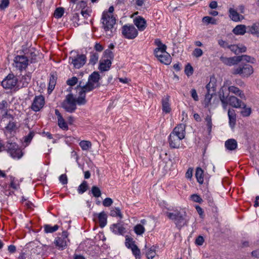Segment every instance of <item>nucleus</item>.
<instances>
[{
    "instance_id": "nucleus-23",
    "label": "nucleus",
    "mask_w": 259,
    "mask_h": 259,
    "mask_svg": "<svg viewBox=\"0 0 259 259\" xmlns=\"http://www.w3.org/2000/svg\"><path fill=\"white\" fill-rule=\"evenodd\" d=\"M100 75L98 72L95 71L92 73L89 77L88 82L96 88L99 86V80Z\"/></svg>"
},
{
    "instance_id": "nucleus-55",
    "label": "nucleus",
    "mask_w": 259,
    "mask_h": 259,
    "mask_svg": "<svg viewBox=\"0 0 259 259\" xmlns=\"http://www.w3.org/2000/svg\"><path fill=\"white\" fill-rule=\"evenodd\" d=\"M78 82V79L76 77H72L67 80V84L71 87L75 85Z\"/></svg>"
},
{
    "instance_id": "nucleus-39",
    "label": "nucleus",
    "mask_w": 259,
    "mask_h": 259,
    "mask_svg": "<svg viewBox=\"0 0 259 259\" xmlns=\"http://www.w3.org/2000/svg\"><path fill=\"white\" fill-rule=\"evenodd\" d=\"M195 176L197 180L199 183L202 184L203 183V171L200 168L198 167L196 169Z\"/></svg>"
},
{
    "instance_id": "nucleus-51",
    "label": "nucleus",
    "mask_w": 259,
    "mask_h": 259,
    "mask_svg": "<svg viewBox=\"0 0 259 259\" xmlns=\"http://www.w3.org/2000/svg\"><path fill=\"white\" fill-rule=\"evenodd\" d=\"M92 193L94 197H99L101 195L100 189L97 186H93L92 188Z\"/></svg>"
},
{
    "instance_id": "nucleus-6",
    "label": "nucleus",
    "mask_w": 259,
    "mask_h": 259,
    "mask_svg": "<svg viewBox=\"0 0 259 259\" xmlns=\"http://www.w3.org/2000/svg\"><path fill=\"white\" fill-rule=\"evenodd\" d=\"M77 100L78 97L75 98L73 97L72 94H69L66 96V99L63 103V107L67 112H72L76 109L77 104L79 105H82L79 104Z\"/></svg>"
},
{
    "instance_id": "nucleus-48",
    "label": "nucleus",
    "mask_w": 259,
    "mask_h": 259,
    "mask_svg": "<svg viewBox=\"0 0 259 259\" xmlns=\"http://www.w3.org/2000/svg\"><path fill=\"white\" fill-rule=\"evenodd\" d=\"M31 80V75L26 74L22 77L21 81L22 82L23 86L26 87Z\"/></svg>"
},
{
    "instance_id": "nucleus-47",
    "label": "nucleus",
    "mask_w": 259,
    "mask_h": 259,
    "mask_svg": "<svg viewBox=\"0 0 259 259\" xmlns=\"http://www.w3.org/2000/svg\"><path fill=\"white\" fill-rule=\"evenodd\" d=\"M202 22L206 24H216L217 20L212 17L209 16L204 17L202 19Z\"/></svg>"
},
{
    "instance_id": "nucleus-11",
    "label": "nucleus",
    "mask_w": 259,
    "mask_h": 259,
    "mask_svg": "<svg viewBox=\"0 0 259 259\" xmlns=\"http://www.w3.org/2000/svg\"><path fill=\"white\" fill-rule=\"evenodd\" d=\"M6 147L7 152L12 158L19 159L22 156V150L15 143H9Z\"/></svg>"
},
{
    "instance_id": "nucleus-9",
    "label": "nucleus",
    "mask_w": 259,
    "mask_h": 259,
    "mask_svg": "<svg viewBox=\"0 0 259 259\" xmlns=\"http://www.w3.org/2000/svg\"><path fill=\"white\" fill-rule=\"evenodd\" d=\"M121 30L122 35L128 39H134L138 35L137 29L133 25H124Z\"/></svg>"
},
{
    "instance_id": "nucleus-57",
    "label": "nucleus",
    "mask_w": 259,
    "mask_h": 259,
    "mask_svg": "<svg viewBox=\"0 0 259 259\" xmlns=\"http://www.w3.org/2000/svg\"><path fill=\"white\" fill-rule=\"evenodd\" d=\"M76 7L78 9H81V11L87 8L88 7H87V3L85 2L81 1L77 4Z\"/></svg>"
},
{
    "instance_id": "nucleus-40",
    "label": "nucleus",
    "mask_w": 259,
    "mask_h": 259,
    "mask_svg": "<svg viewBox=\"0 0 259 259\" xmlns=\"http://www.w3.org/2000/svg\"><path fill=\"white\" fill-rule=\"evenodd\" d=\"M238 57L239 62L241 61H243L253 64L255 62V59L254 58L248 55H242L240 56H238Z\"/></svg>"
},
{
    "instance_id": "nucleus-24",
    "label": "nucleus",
    "mask_w": 259,
    "mask_h": 259,
    "mask_svg": "<svg viewBox=\"0 0 259 259\" xmlns=\"http://www.w3.org/2000/svg\"><path fill=\"white\" fill-rule=\"evenodd\" d=\"M55 114L57 117L58 125L59 127L63 130L67 131L68 130L67 122L65 120L61 113L57 109L55 110Z\"/></svg>"
},
{
    "instance_id": "nucleus-7",
    "label": "nucleus",
    "mask_w": 259,
    "mask_h": 259,
    "mask_svg": "<svg viewBox=\"0 0 259 259\" xmlns=\"http://www.w3.org/2000/svg\"><path fill=\"white\" fill-rule=\"evenodd\" d=\"M95 89L93 86L87 82V84L82 87L78 86L77 90L78 92V97L77 102L79 104H85L87 102L85 99L86 93L91 92Z\"/></svg>"
},
{
    "instance_id": "nucleus-44",
    "label": "nucleus",
    "mask_w": 259,
    "mask_h": 259,
    "mask_svg": "<svg viewBox=\"0 0 259 259\" xmlns=\"http://www.w3.org/2000/svg\"><path fill=\"white\" fill-rule=\"evenodd\" d=\"M249 32L252 34L259 35V25L253 24L251 26H249Z\"/></svg>"
},
{
    "instance_id": "nucleus-20",
    "label": "nucleus",
    "mask_w": 259,
    "mask_h": 259,
    "mask_svg": "<svg viewBox=\"0 0 259 259\" xmlns=\"http://www.w3.org/2000/svg\"><path fill=\"white\" fill-rule=\"evenodd\" d=\"M111 231L116 235H123L126 232L124 225L121 222L113 224L110 226Z\"/></svg>"
},
{
    "instance_id": "nucleus-59",
    "label": "nucleus",
    "mask_w": 259,
    "mask_h": 259,
    "mask_svg": "<svg viewBox=\"0 0 259 259\" xmlns=\"http://www.w3.org/2000/svg\"><path fill=\"white\" fill-rule=\"evenodd\" d=\"M190 198L194 202L201 203L202 201V198L197 194H193L191 196Z\"/></svg>"
},
{
    "instance_id": "nucleus-54",
    "label": "nucleus",
    "mask_w": 259,
    "mask_h": 259,
    "mask_svg": "<svg viewBox=\"0 0 259 259\" xmlns=\"http://www.w3.org/2000/svg\"><path fill=\"white\" fill-rule=\"evenodd\" d=\"M9 4V0H0V9L4 10L8 7Z\"/></svg>"
},
{
    "instance_id": "nucleus-35",
    "label": "nucleus",
    "mask_w": 259,
    "mask_h": 259,
    "mask_svg": "<svg viewBox=\"0 0 259 259\" xmlns=\"http://www.w3.org/2000/svg\"><path fill=\"white\" fill-rule=\"evenodd\" d=\"M225 147L229 150H234L237 148V141L233 139H229L225 142Z\"/></svg>"
},
{
    "instance_id": "nucleus-17",
    "label": "nucleus",
    "mask_w": 259,
    "mask_h": 259,
    "mask_svg": "<svg viewBox=\"0 0 259 259\" xmlns=\"http://www.w3.org/2000/svg\"><path fill=\"white\" fill-rule=\"evenodd\" d=\"M154 44L156 48L154 51V54L155 57H159L161 55L164 54V51H166L167 47L163 44L160 39L156 38L154 40Z\"/></svg>"
},
{
    "instance_id": "nucleus-4",
    "label": "nucleus",
    "mask_w": 259,
    "mask_h": 259,
    "mask_svg": "<svg viewBox=\"0 0 259 259\" xmlns=\"http://www.w3.org/2000/svg\"><path fill=\"white\" fill-rule=\"evenodd\" d=\"M219 98L223 107L225 109L227 108L228 105L235 108H241L243 103L240 99L234 96L225 95L223 89L220 91Z\"/></svg>"
},
{
    "instance_id": "nucleus-12",
    "label": "nucleus",
    "mask_w": 259,
    "mask_h": 259,
    "mask_svg": "<svg viewBox=\"0 0 259 259\" xmlns=\"http://www.w3.org/2000/svg\"><path fill=\"white\" fill-rule=\"evenodd\" d=\"M18 82L17 78L13 74H8L2 81V85L6 89L14 88Z\"/></svg>"
},
{
    "instance_id": "nucleus-31",
    "label": "nucleus",
    "mask_w": 259,
    "mask_h": 259,
    "mask_svg": "<svg viewBox=\"0 0 259 259\" xmlns=\"http://www.w3.org/2000/svg\"><path fill=\"white\" fill-rule=\"evenodd\" d=\"M164 54L159 57H156L160 62L165 64L169 65L171 63V58L170 55L166 52L164 51Z\"/></svg>"
},
{
    "instance_id": "nucleus-64",
    "label": "nucleus",
    "mask_w": 259,
    "mask_h": 259,
    "mask_svg": "<svg viewBox=\"0 0 259 259\" xmlns=\"http://www.w3.org/2000/svg\"><path fill=\"white\" fill-rule=\"evenodd\" d=\"M203 242L204 238L202 236H198L195 240V243L198 245H202Z\"/></svg>"
},
{
    "instance_id": "nucleus-28",
    "label": "nucleus",
    "mask_w": 259,
    "mask_h": 259,
    "mask_svg": "<svg viewBox=\"0 0 259 259\" xmlns=\"http://www.w3.org/2000/svg\"><path fill=\"white\" fill-rule=\"evenodd\" d=\"M112 62L110 59H102L100 61L99 69L101 71H108L111 65Z\"/></svg>"
},
{
    "instance_id": "nucleus-22",
    "label": "nucleus",
    "mask_w": 259,
    "mask_h": 259,
    "mask_svg": "<svg viewBox=\"0 0 259 259\" xmlns=\"http://www.w3.org/2000/svg\"><path fill=\"white\" fill-rule=\"evenodd\" d=\"M134 23L140 31H144L147 27L146 20L141 16H138L134 19Z\"/></svg>"
},
{
    "instance_id": "nucleus-33",
    "label": "nucleus",
    "mask_w": 259,
    "mask_h": 259,
    "mask_svg": "<svg viewBox=\"0 0 259 259\" xmlns=\"http://www.w3.org/2000/svg\"><path fill=\"white\" fill-rule=\"evenodd\" d=\"M99 220L100 226L104 227L107 224V215L105 212L102 211L97 214Z\"/></svg>"
},
{
    "instance_id": "nucleus-30",
    "label": "nucleus",
    "mask_w": 259,
    "mask_h": 259,
    "mask_svg": "<svg viewBox=\"0 0 259 259\" xmlns=\"http://www.w3.org/2000/svg\"><path fill=\"white\" fill-rule=\"evenodd\" d=\"M228 48L235 54L244 53L246 51V48L242 45H233L228 46Z\"/></svg>"
},
{
    "instance_id": "nucleus-32",
    "label": "nucleus",
    "mask_w": 259,
    "mask_h": 259,
    "mask_svg": "<svg viewBox=\"0 0 259 259\" xmlns=\"http://www.w3.org/2000/svg\"><path fill=\"white\" fill-rule=\"evenodd\" d=\"M242 110L240 111V114L242 116L246 117L250 115L252 112L251 107L247 106L245 103H242Z\"/></svg>"
},
{
    "instance_id": "nucleus-63",
    "label": "nucleus",
    "mask_w": 259,
    "mask_h": 259,
    "mask_svg": "<svg viewBox=\"0 0 259 259\" xmlns=\"http://www.w3.org/2000/svg\"><path fill=\"white\" fill-rule=\"evenodd\" d=\"M191 95L193 100L195 101H197L199 100V98L195 89H192L190 91Z\"/></svg>"
},
{
    "instance_id": "nucleus-10",
    "label": "nucleus",
    "mask_w": 259,
    "mask_h": 259,
    "mask_svg": "<svg viewBox=\"0 0 259 259\" xmlns=\"http://www.w3.org/2000/svg\"><path fill=\"white\" fill-rule=\"evenodd\" d=\"M238 11L233 8H230L229 10V17L230 19L234 22H239L244 19V16L242 15L244 13V7L243 6H239Z\"/></svg>"
},
{
    "instance_id": "nucleus-56",
    "label": "nucleus",
    "mask_w": 259,
    "mask_h": 259,
    "mask_svg": "<svg viewBox=\"0 0 259 259\" xmlns=\"http://www.w3.org/2000/svg\"><path fill=\"white\" fill-rule=\"evenodd\" d=\"M202 50L199 48L195 49L192 53V55L196 58H199L201 57L202 55Z\"/></svg>"
},
{
    "instance_id": "nucleus-14",
    "label": "nucleus",
    "mask_w": 259,
    "mask_h": 259,
    "mask_svg": "<svg viewBox=\"0 0 259 259\" xmlns=\"http://www.w3.org/2000/svg\"><path fill=\"white\" fill-rule=\"evenodd\" d=\"M69 62L73 64L74 67L79 69L85 64L86 57L83 55H77L75 57H70Z\"/></svg>"
},
{
    "instance_id": "nucleus-15",
    "label": "nucleus",
    "mask_w": 259,
    "mask_h": 259,
    "mask_svg": "<svg viewBox=\"0 0 259 259\" xmlns=\"http://www.w3.org/2000/svg\"><path fill=\"white\" fill-rule=\"evenodd\" d=\"M161 103L162 113L164 114L170 113L172 110L170 97L167 95H164L161 99Z\"/></svg>"
},
{
    "instance_id": "nucleus-26",
    "label": "nucleus",
    "mask_w": 259,
    "mask_h": 259,
    "mask_svg": "<svg viewBox=\"0 0 259 259\" xmlns=\"http://www.w3.org/2000/svg\"><path fill=\"white\" fill-rule=\"evenodd\" d=\"M146 250L145 251V255L148 259H153L156 255V250L157 246L155 245L151 246L149 247H147L145 245Z\"/></svg>"
},
{
    "instance_id": "nucleus-34",
    "label": "nucleus",
    "mask_w": 259,
    "mask_h": 259,
    "mask_svg": "<svg viewBox=\"0 0 259 259\" xmlns=\"http://www.w3.org/2000/svg\"><path fill=\"white\" fill-rule=\"evenodd\" d=\"M233 32L236 35H242L246 32V27L244 25H238L233 29Z\"/></svg>"
},
{
    "instance_id": "nucleus-13",
    "label": "nucleus",
    "mask_w": 259,
    "mask_h": 259,
    "mask_svg": "<svg viewBox=\"0 0 259 259\" xmlns=\"http://www.w3.org/2000/svg\"><path fill=\"white\" fill-rule=\"evenodd\" d=\"M14 64L16 68L20 70H25L28 66L29 60L23 55H18L14 59Z\"/></svg>"
},
{
    "instance_id": "nucleus-61",
    "label": "nucleus",
    "mask_w": 259,
    "mask_h": 259,
    "mask_svg": "<svg viewBox=\"0 0 259 259\" xmlns=\"http://www.w3.org/2000/svg\"><path fill=\"white\" fill-rule=\"evenodd\" d=\"M205 121L206 122V125L208 128V131L210 132L212 128V122L211 118L209 116H207L205 118Z\"/></svg>"
},
{
    "instance_id": "nucleus-50",
    "label": "nucleus",
    "mask_w": 259,
    "mask_h": 259,
    "mask_svg": "<svg viewBox=\"0 0 259 259\" xmlns=\"http://www.w3.org/2000/svg\"><path fill=\"white\" fill-rule=\"evenodd\" d=\"M88 185L85 181L82 182L78 187V192L79 194H82L87 190Z\"/></svg>"
},
{
    "instance_id": "nucleus-60",
    "label": "nucleus",
    "mask_w": 259,
    "mask_h": 259,
    "mask_svg": "<svg viewBox=\"0 0 259 259\" xmlns=\"http://www.w3.org/2000/svg\"><path fill=\"white\" fill-rule=\"evenodd\" d=\"M34 136V133L33 132H30L28 135L24 138V142L27 143L28 145Z\"/></svg>"
},
{
    "instance_id": "nucleus-41",
    "label": "nucleus",
    "mask_w": 259,
    "mask_h": 259,
    "mask_svg": "<svg viewBox=\"0 0 259 259\" xmlns=\"http://www.w3.org/2000/svg\"><path fill=\"white\" fill-rule=\"evenodd\" d=\"M10 180V186L13 189L17 190L19 188V182L12 176H9Z\"/></svg>"
},
{
    "instance_id": "nucleus-25",
    "label": "nucleus",
    "mask_w": 259,
    "mask_h": 259,
    "mask_svg": "<svg viewBox=\"0 0 259 259\" xmlns=\"http://www.w3.org/2000/svg\"><path fill=\"white\" fill-rule=\"evenodd\" d=\"M228 91L229 93L238 96L241 99L246 100V96L243 91L239 89L238 87L234 85L230 86L228 88Z\"/></svg>"
},
{
    "instance_id": "nucleus-37",
    "label": "nucleus",
    "mask_w": 259,
    "mask_h": 259,
    "mask_svg": "<svg viewBox=\"0 0 259 259\" xmlns=\"http://www.w3.org/2000/svg\"><path fill=\"white\" fill-rule=\"evenodd\" d=\"M57 77L54 75H51L50 77L49 83V87H48V92L50 94L53 90L54 89L55 87L56 83Z\"/></svg>"
},
{
    "instance_id": "nucleus-27",
    "label": "nucleus",
    "mask_w": 259,
    "mask_h": 259,
    "mask_svg": "<svg viewBox=\"0 0 259 259\" xmlns=\"http://www.w3.org/2000/svg\"><path fill=\"white\" fill-rule=\"evenodd\" d=\"M221 60L223 63L228 66H233L239 62L238 56L230 58L222 57Z\"/></svg>"
},
{
    "instance_id": "nucleus-58",
    "label": "nucleus",
    "mask_w": 259,
    "mask_h": 259,
    "mask_svg": "<svg viewBox=\"0 0 259 259\" xmlns=\"http://www.w3.org/2000/svg\"><path fill=\"white\" fill-rule=\"evenodd\" d=\"M113 200L110 198H106L103 201V205L105 207H109L110 206L113 204Z\"/></svg>"
},
{
    "instance_id": "nucleus-45",
    "label": "nucleus",
    "mask_w": 259,
    "mask_h": 259,
    "mask_svg": "<svg viewBox=\"0 0 259 259\" xmlns=\"http://www.w3.org/2000/svg\"><path fill=\"white\" fill-rule=\"evenodd\" d=\"M184 71L186 75L189 77L193 74L194 69L192 65L190 63H188L185 67Z\"/></svg>"
},
{
    "instance_id": "nucleus-52",
    "label": "nucleus",
    "mask_w": 259,
    "mask_h": 259,
    "mask_svg": "<svg viewBox=\"0 0 259 259\" xmlns=\"http://www.w3.org/2000/svg\"><path fill=\"white\" fill-rule=\"evenodd\" d=\"M99 59L98 54L95 53H92L91 54L90 59V63L93 65L96 64Z\"/></svg>"
},
{
    "instance_id": "nucleus-2",
    "label": "nucleus",
    "mask_w": 259,
    "mask_h": 259,
    "mask_svg": "<svg viewBox=\"0 0 259 259\" xmlns=\"http://www.w3.org/2000/svg\"><path fill=\"white\" fill-rule=\"evenodd\" d=\"M168 218L174 222L178 227L187 225L188 220L186 219V213L184 208L176 207L173 209V212L167 211L165 213Z\"/></svg>"
},
{
    "instance_id": "nucleus-19",
    "label": "nucleus",
    "mask_w": 259,
    "mask_h": 259,
    "mask_svg": "<svg viewBox=\"0 0 259 259\" xmlns=\"http://www.w3.org/2000/svg\"><path fill=\"white\" fill-rule=\"evenodd\" d=\"M13 117L10 114H6L2 119V123L3 122L9 121V123L5 127L7 132L11 133L16 129V124L13 121Z\"/></svg>"
},
{
    "instance_id": "nucleus-42",
    "label": "nucleus",
    "mask_w": 259,
    "mask_h": 259,
    "mask_svg": "<svg viewBox=\"0 0 259 259\" xmlns=\"http://www.w3.org/2000/svg\"><path fill=\"white\" fill-rule=\"evenodd\" d=\"M134 231L137 235H142L145 231V229L143 225L140 224L134 227Z\"/></svg>"
},
{
    "instance_id": "nucleus-16",
    "label": "nucleus",
    "mask_w": 259,
    "mask_h": 259,
    "mask_svg": "<svg viewBox=\"0 0 259 259\" xmlns=\"http://www.w3.org/2000/svg\"><path fill=\"white\" fill-rule=\"evenodd\" d=\"M206 88L207 91V94L205 95V101L207 103L209 102L212 95L215 91V78H210L209 82L206 85Z\"/></svg>"
},
{
    "instance_id": "nucleus-46",
    "label": "nucleus",
    "mask_w": 259,
    "mask_h": 259,
    "mask_svg": "<svg viewBox=\"0 0 259 259\" xmlns=\"http://www.w3.org/2000/svg\"><path fill=\"white\" fill-rule=\"evenodd\" d=\"M64 13V9L60 7L57 8L54 13V16L56 18L59 19L62 17Z\"/></svg>"
},
{
    "instance_id": "nucleus-21",
    "label": "nucleus",
    "mask_w": 259,
    "mask_h": 259,
    "mask_svg": "<svg viewBox=\"0 0 259 259\" xmlns=\"http://www.w3.org/2000/svg\"><path fill=\"white\" fill-rule=\"evenodd\" d=\"M68 241L66 232H63L61 237L56 238L55 243L59 249H63L67 246Z\"/></svg>"
},
{
    "instance_id": "nucleus-43",
    "label": "nucleus",
    "mask_w": 259,
    "mask_h": 259,
    "mask_svg": "<svg viewBox=\"0 0 259 259\" xmlns=\"http://www.w3.org/2000/svg\"><path fill=\"white\" fill-rule=\"evenodd\" d=\"M59 229V226L57 225H55L54 226H52L50 225H46L44 226L45 232L47 233H53Z\"/></svg>"
},
{
    "instance_id": "nucleus-53",
    "label": "nucleus",
    "mask_w": 259,
    "mask_h": 259,
    "mask_svg": "<svg viewBox=\"0 0 259 259\" xmlns=\"http://www.w3.org/2000/svg\"><path fill=\"white\" fill-rule=\"evenodd\" d=\"M92 12V10L90 7H88L84 10L81 11V14L84 18L89 17Z\"/></svg>"
},
{
    "instance_id": "nucleus-62",
    "label": "nucleus",
    "mask_w": 259,
    "mask_h": 259,
    "mask_svg": "<svg viewBox=\"0 0 259 259\" xmlns=\"http://www.w3.org/2000/svg\"><path fill=\"white\" fill-rule=\"evenodd\" d=\"M59 181L63 185L67 184L68 179L65 174H62L59 177Z\"/></svg>"
},
{
    "instance_id": "nucleus-36",
    "label": "nucleus",
    "mask_w": 259,
    "mask_h": 259,
    "mask_svg": "<svg viewBox=\"0 0 259 259\" xmlns=\"http://www.w3.org/2000/svg\"><path fill=\"white\" fill-rule=\"evenodd\" d=\"M110 215L112 217L119 218L120 219L123 218V214L118 207L112 208L110 211Z\"/></svg>"
},
{
    "instance_id": "nucleus-49",
    "label": "nucleus",
    "mask_w": 259,
    "mask_h": 259,
    "mask_svg": "<svg viewBox=\"0 0 259 259\" xmlns=\"http://www.w3.org/2000/svg\"><path fill=\"white\" fill-rule=\"evenodd\" d=\"M113 58V52L109 50H106L104 52V56L102 59H110V60H112Z\"/></svg>"
},
{
    "instance_id": "nucleus-38",
    "label": "nucleus",
    "mask_w": 259,
    "mask_h": 259,
    "mask_svg": "<svg viewBox=\"0 0 259 259\" xmlns=\"http://www.w3.org/2000/svg\"><path fill=\"white\" fill-rule=\"evenodd\" d=\"M79 145L82 150L88 151L91 148L92 144L89 141L82 140L79 142Z\"/></svg>"
},
{
    "instance_id": "nucleus-3",
    "label": "nucleus",
    "mask_w": 259,
    "mask_h": 259,
    "mask_svg": "<svg viewBox=\"0 0 259 259\" xmlns=\"http://www.w3.org/2000/svg\"><path fill=\"white\" fill-rule=\"evenodd\" d=\"M114 10V7L110 6L108 10H104L102 13L101 21L103 28L106 32L109 31L112 32L113 27L116 24V18L113 15Z\"/></svg>"
},
{
    "instance_id": "nucleus-1",
    "label": "nucleus",
    "mask_w": 259,
    "mask_h": 259,
    "mask_svg": "<svg viewBox=\"0 0 259 259\" xmlns=\"http://www.w3.org/2000/svg\"><path fill=\"white\" fill-rule=\"evenodd\" d=\"M185 125L180 124L176 126L168 137L169 147L172 149L183 148L182 140L185 137Z\"/></svg>"
},
{
    "instance_id": "nucleus-5",
    "label": "nucleus",
    "mask_w": 259,
    "mask_h": 259,
    "mask_svg": "<svg viewBox=\"0 0 259 259\" xmlns=\"http://www.w3.org/2000/svg\"><path fill=\"white\" fill-rule=\"evenodd\" d=\"M254 72L253 67L248 64H243L234 67L232 70L233 75H239L242 78H248Z\"/></svg>"
},
{
    "instance_id": "nucleus-8",
    "label": "nucleus",
    "mask_w": 259,
    "mask_h": 259,
    "mask_svg": "<svg viewBox=\"0 0 259 259\" xmlns=\"http://www.w3.org/2000/svg\"><path fill=\"white\" fill-rule=\"evenodd\" d=\"M125 245L127 248L132 250V253L136 258L140 259L141 258L140 249L137 246L135 241L132 237L127 235L125 236Z\"/></svg>"
},
{
    "instance_id": "nucleus-18",
    "label": "nucleus",
    "mask_w": 259,
    "mask_h": 259,
    "mask_svg": "<svg viewBox=\"0 0 259 259\" xmlns=\"http://www.w3.org/2000/svg\"><path fill=\"white\" fill-rule=\"evenodd\" d=\"M45 98L42 96H36L31 105V109L34 111H39L45 105Z\"/></svg>"
},
{
    "instance_id": "nucleus-29",
    "label": "nucleus",
    "mask_w": 259,
    "mask_h": 259,
    "mask_svg": "<svg viewBox=\"0 0 259 259\" xmlns=\"http://www.w3.org/2000/svg\"><path fill=\"white\" fill-rule=\"evenodd\" d=\"M228 115L229 119V125L232 128H234L236 121V114L235 110L229 109L228 111Z\"/></svg>"
}]
</instances>
